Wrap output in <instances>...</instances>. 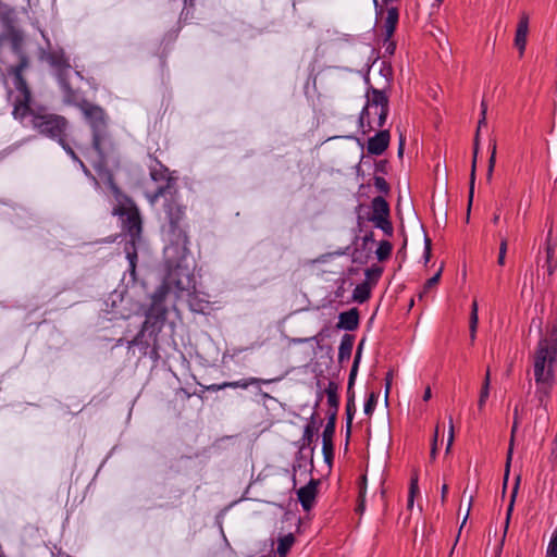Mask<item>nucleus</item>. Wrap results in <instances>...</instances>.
I'll return each instance as SVG.
<instances>
[{"mask_svg":"<svg viewBox=\"0 0 557 557\" xmlns=\"http://www.w3.org/2000/svg\"><path fill=\"white\" fill-rule=\"evenodd\" d=\"M151 178L160 183L154 191H146L150 205L159 198H164V211L172 233L171 244L164 249L168 273L161 288L154 294L153 302L162 301L168 293L176 297L190 295L195 290V278L184 260L187 255V235L182 227L185 210L177 197L176 181L166 175L163 170H152Z\"/></svg>","mask_w":557,"mask_h":557,"instance_id":"nucleus-1","label":"nucleus"},{"mask_svg":"<svg viewBox=\"0 0 557 557\" xmlns=\"http://www.w3.org/2000/svg\"><path fill=\"white\" fill-rule=\"evenodd\" d=\"M11 47L18 54L20 62L16 66H12L10 73L14 75L15 88L18 95L14 100L13 115L15 119H24L27 114L30 115V124L40 134L57 139L64 150L76 160L83 168L84 172L87 173L85 164L77 158L73 149L65 143V136L67 131V121L65 117L49 113L46 110H40L35 113L29 109L30 91L27 88L26 82L22 76V72L28 66L27 58L22 53L24 37H10Z\"/></svg>","mask_w":557,"mask_h":557,"instance_id":"nucleus-2","label":"nucleus"},{"mask_svg":"<svg viewBox=\"0 0 557 557\" xmlns=\"http://www.w3.org/2000/svg\"><path fill=\"white\" fill-rule=\"evenodd\" d=\"M48 50L40 49V58L46 60L58 73V78L63 90L64 101L69 104L77 106L92 129V146L102 159L111 147L107 132V115L102 108L84 100L78 90L73 89L66 81L65 74L71 69L69 58L65 57L63 49L52 47L46 40Z\"/></svg>","mask_w":557,"mask_h":557,"instance_id":"nucleus-3","label":"nucleus"},{"mask_svg":"<svg viewBox=\"0 0 557 557\" xmlns=\"http://www.w3.org/2000/svg\"><path fill=\"white\" fill-rule=\"evenodd\" d=\"M557 360V322L546 326V335L540 338L532 355L533 375L540 404L549 396L555 382L554 366Z\"/></svg>","mask_w":557,"mask_h":557,"instance_id":"nucleus-4","label":"nucleus"},{"mask_svg":"<svg viewBox=\"0 0 557 557\" xmlns=\"http://www.w3.org/2000/svg\"><path fill=\"white\" fill-rule=\"evenodd\" d=\"M123 216V223L127 228L131 240L125 246L126 257L129 261L131 272H135L137 253L135 249V243L139 238V234L141 231V221L139 216V212L135 208L124 209L121 212Z\"/></svg>","mask_w":557,"mask_h":557,"instance_id":"nucleus-5","label":"nucleus"},{"mask_svg":"<svg viewBox=\"0 0 557 557\" xmlns=\"http://www.w3.org/2000/svg\"><path fill=\"white\" fill-rule=\"evenodd\" d=\"M372 111H374V114H377L376 126L382 127L388 114V99L381 90L372 89V91L368 94V103L362 110L359 119L361 126H363L366 122L370 124L369 117Z\"/></svg>","mask_w":557,"mask_h":557,"instance_id":"nucleus-6","label":"nucleus"},{"mask_svg":"<svg viewBox=\"0 0 557 557\" xmlns=\"http://www.w3.org/2000/svg\"><path fill=\"white\" fill-rule=\"evenodd\" d=\"M486 112H487V104L485 101L481 102V119L479 120V126L475 133V139H474V149H473V160L471 165V174H470V188H469V205H468V212H467V221L470 219V210L474 194V182H475V169H476V157L479 151V134L482 125L486 123Z\"/></svg>","mask_w":557,"mask_h":557,"instance_id":"nucleus-7","label":"nucleus"},{"mask_svg":"<svg viewBox=\"0 0 557 557\" xmlns=\"http://www.w3.org/2000/svg\"><path fill=\"white\" fill-rule=\"evenodd\" d=\"M335 412L329 413V420L322 433V443H323V455L324 459L327 463H331L333 458V436L335 433Z\"/></svg>","mask_w":557,"mask_h":557,"instance_id":"nucleus-8","label":"nucleus"},{"mask_svg":"<svg viewBox=\"0 0 557 557\" xmlns=\"http://www.w3.org/2000/svg\"><path fill=\"white\" fill-rule=\"evenodd\" d=\"M377 21L381 24V29L385 35H393L398 22V11L396 8H387L384 13L382 10L377 12Z\"/></svg>","mask_w":557,"mask_h":557,"instance_id":"nucleus-9","label":"nucleus"},{"mask_svg":"<svg viewBox=\"0 0 557 557\" xmlns=\"http://www.w3.org/2000/svg\"><path fill=\"white\" fill-rule=\"evenodd\" d=\"M318 484L319 481L312 479L306 486L300 487L297 492L298 499L306 511H309L313 505Z\"/></svg>","mask_w":557,"mask_h":557,"instance_id":"nucleus-10","label":"nucleus"},{"mask_svg":"<svg viewBox=\"0 0 557 557\" xmlns=\"http://www.w3.org/2000/svg\"><path fill=\"white\" fill-rule=\"evenodd\" d=\"M389 143V132L381 131L375 136L371 137L368 141V152L371 154L380 156L382 154Z\"/></svg>","mask_w":557,"mask_h":557,"instance_id":"nucleus-11","label":"nucleus"},{"mask_svg":"<svg viewBox=\"0 0 557 557\" xmlns=\"http://www.w3.org/2000/svg\"><path fill=\"white\" fill-rule=\"evenodd\" d=\"M358 325V312L356 309H351L339 314V326L345 330L352 331Z\"/></svg>","mask_w":557,"mask_h":557,"instance_id":"nucleus-12","label":"nucleus"},{"mask_svg":"<svg viewBox=\"0 0 557 557\" xmlns=\"http://www.w3.org/2000/svg\"><path fill=\"white\" fill-rule=\"evenodd\" d=\"M553 231L552 228L547 233L546 238V262L548 275H552L557 268V263L554 260L555 244L552 242Z\"/></svg>","mask_w":557,"mask_h":557,"instance_id":"nucleus-13","label":"nucleus"},{"mask_svg":"<svg viewBox=\"0 0 557 557\" xmlns=\"http://www.w3.org/2000/svg\"><path fill=\"white\" fill-rule=\"evenodd\" d=\"M372 216L370 219L388 218V203L382 197H375L372 201Z\"/></svg>","mask_w":557,"mask_h":557,"instance_id":"nucleus-14","label":"nucleus"},{"mask_svg":"<svg viewBox=\"0 0 557 557\" xmlns=\"http://www.w3.org/2000/svg\"><path fill=\"white\" fill-rule=\"evenodd\" d=\"M259 382H263V383H269L270 381H261L259 379H256V377H251V379H248V380H242V381H236V382H225L221 385H212L210 387V389H213V391H219V389H223L225 387H232V388H237V387H240V388H247L249 385H252V384H256V383H259Z\"/></svg>","mask_w":557,"mask_h":557,"instance_id":"nucleus-15","label":"nucleus"},{"mask_svg":"<svg viewBox=\"0 0 557 557\" xmlns=\"http://www.w3.org/2000/svg\"><path fill=\"white\" fill-rule=\"evenodd\" d=\"M338 386L334 382H330L327 387L325 388V394L327 396V404L331 407L330 412H335L337 414L338 409V395H337Z\"/></svg>","mask_w":557,"mask_h":557,"instance_id":"nucleus-16","label":"nucleus"},{"mask_svg":"<svg viewBox=\"0 0 557 557\" xmlns=\"http://www.w3.org/2000/svg\"><path fill=\"white\" fill-rule=\"evenodd\" d=\"M490 385H491V371H490V368H487L486 372H485L484 381H483V384L481 387L479 400H478V406H479L480 410L483 409V407L485 406V403L488 398Z\"/></svg>","mask_w":557,"mask_h":557,"instance_id":"nucleus-17","label":"nucleus"},{"mask_svg":"<svg viewBox=\"0 0 557 557\" xmlns=\"http://www.w3.org/2000/svg\"><path fill=\"white\" fill-rule=\"evenodd\" d=\"M478 302L474 300L471 305L470 320H469V331H470V341L474 342L476 336V330L479 324V315H478Z\"/></svg>","mask_w":557,"mask_h":557,"instance_id":"nucleus-18","label":"nucleus"},{"mask_svg":"<svg viewBox=\"0 0 557 557\" xmlns=\"http://www.w3.org/2000/svg\"><path fill=\"white\" fill-rule=\"evenodd\" d=\"M295 543V536L289 533L278 539L277 553L281 557L286 556L289 548Z\"/></svg>","mask_w":557,"mask_h":557,"instance_id":"nucleus-19","label":"nucleus"},{"mask_svg":"<svg viewBox=\"0 0 557 557\" xmlns=\"http://www.w3.org/2000/svg\"><path fill=\"white\" fill-rule=\"evenodd\" d=\"M354 300L364 302L370 297V287L368 283L359 284L355 287L352 294Z\"/></svg>","mask_w":557,"mask_h":557,"instance_id":"nucleus-20","label":"nucleus"},{"mask_svg":"<svg viewBox=\"0 0 557 557\" xmlns=\"http://www.w3.org/2000/svg\"><path fill=\"white\" fill-rule=\"evenodd\" d=\"M392 252V245L391 243L383 240L380 243L375 253L380 261L386 260Z\"/></svg>","mask_w":557,"mask_h":557,"instance_id":"nucleus-21","label":"nucleus"},{"mask_svg":"<svg viewBox=\"0 0 557 557\" xmlns=\"http://www.w3.org/2000/svg\"><path fill=\"white\" fill-rule=\"evenodd\" d=\"M381 49H383V57L394 54L396 49V42L393 40V37H384L382 40Z\"/></svg>","mask_w":557,"mask_h":557,"instance_id":"nucleus-22","label":"nucleus"},{"mask_svg":"<svg viewBox=\"0 0 557 557\" xmlns=\"http://www.w3.org/2000/svg\"><path fill=\"white\" fill-rule=\"evenodd\" d=\"M371 222L379 228H381L385 234L391 235L393 232V226L387 218H379V219H370Z\"/></svg>","mask_w":557,"mask_h":557,"instance_id":"nucleus-23","label":"nucleus"},{"mask_svg":"<svg viewBox=\"0 0 557 557\" xmlns=\"http://www.w3.org/2000/svg\"><path fill=\"white\" fill-rule=\"evenodd\" d=\"M419 493L418 476L413 475L409 487L408 508L413 507L414 497Z\"/></svg>","mask_w":557,"mask_h":557,"instance_id":"nucleus-24","label":"nucleus"},{"mask_svg":"<svg viewBox=\"0 0 557 557\" xmlns=\"http://www.w3.org/2000/svg\"><path fill=\"white\" fill-rule=\"evenodd\" d=\"M362 345H363V342H361L358 346V349H357V352H356V357H355V360H354V364H352V368L350 370V374H349V387L352 385L354 383V380H355V376L357 374V370H358V363H359V360H360V356H361V348H362Z\"/></svg>","mask_w":557,"mask_h":557,"instance_id":"nucleus-25","label":"nucleus"},{"mask_svg":"<svg viewBox=\"0 0 557 557\" xmlns=\"http://www.w3.org/2000/svg\"><path fill=\"white\" fill-rule=\"evenodd\" d=\"M519 482H520V476H517L516 484H515V487H513L512 493H511L510 503H509V506H508V509H507L506 529L508 528L509 520H510V515H511L512 509H513L515 499H516V496H517V493H518Z\"/></svg>","mask_w":557,"mask_h":557,"instance_id":"nucleus-26","label":"nucleus"},{"mask_svg":"<svg viewBox=\"0 0 557 557\" xmlns=\"http://www.w3.org/2000/svg\"><path fill=\"white\" fill-rule=\"evenodd\" d=\"M377 394L372 392L370 395H369V398L367 399L366 404H364V413L370 416L372 414L375 406H376V403H377Z\"/></svg>","mask_w":557,"mask_h":557,"instance_id":"nucleus-27","label":"nucleus"},{"mask_svg":"<svg viewBox=\"0 0 557 557\" xmlns=\"http://www.w3.org/2000/svg\"><path fill=\"white\" fill-rule=\"evenodd\" d=\"M352 348V342L348 339H344L339 346V359L349 358Z\"/></svg>","mask_w":557,"mask_h":557,"instance_id":"nucleus-28","label":"nucleus"},{"mask_svg":"<svg viewBox=\"0 0 557 557\" xmlns=\"http://www.w3.org/2000/svg\"><path fill=\"white\" fill-rule=\"evenodd\" d=\"M507 248H508V240H507L506 237H503L502 240H500L498 259H497V263L499 265H504L505 264Z\"/></svg>","mask_w":557,"mask_h":557,"instance_id":"nucleus-29","label":"nucleus"},{"mask_svg":"<svg viewBox=\"0 0 557 557\" xmlns=\"http://www.w3.org/2000/svg\"><path fill=\"white\" fill-rule=\"evenodd\" d=\"M529 32V18L527 15L521 16L517 29L516 35H527Z\"/></svg>","mask_w":557,"mask_h":557,"instance_id":"nucleus-30","label":"nucleus"},{"mask_svg":"<svg viewBox=\"0 0 557 557\" xmlns=\"http://www.w3.org/2000/svg\"><path fill=\"white\" fill-rule=\"evenodd\" d=\"M533 330H536L539 332V334L541 335V338L546 335V331L543 332V321L541 318L532 319L531 325H530V332H532Z\"/></svg>","mask_w":557,"mask_h":557,"instance_id":"nucleus-31","label":"nucleus"},{"mask_svg":"<svg viewBox=\"0 0 557 557\" xmlns=\"http://www.w3.org/2000/svg\"><path fill=\"white\" fill-rule=\"evenodd\" d=\"M313 419H314V417L312 416L311 420H313ZM314 433H315V426H314L313 421H311V423H309L305 429V434H304L305 440L308 441V443H310L314 436Z\"/></svg>","mask_w":557,"mask_h":557,"instance_id":"nucleus-32","label":"nucleus"},{"mask_svg":"<svg viewBox=\"0 0 557 557\" xmlns=\"http://www.w3.org/2000/svg\"><path fill=\"white\" fill-rule=\"evenodd\" d=\"M382 274V269L379 267H372L366 270V275L370 280H377Z\"/></svg>","mask_w":557,"mask_h":557,"instance_id":"nucleus-33","label":"nucleus"},{"mask_svg":"<svg viewBox=\"0 0 557 557\" xmlns=\"http://www.w3.org/2000/svg\"><path fill=\"white\" fill-rule=\"evenodd\" d=\"M374 186L382 193H387L388 191V184L387 182L381 177V176H376L374 178Z\"/></svg>","mask_w":557,"mask_h":557,"instance_id":"nucleus-34","label":"nucleus"},{"mask_svg":"<svg viewBox=\"0 0 557 557\" xmlns=\"http://www.w3.org/2000/svg\"><path fill=\"white\" fill-rule=\"evenodd\" d=\"M513 45L518 49L520 55H522L527 46V37H515Z\"/></svg>","mask_w":557,"mask_h":557,"instance_id":"nucleus-35","label":"nucleus"},{"mask_svg":"<svg viewBox=\"0 0 557 557\" xmlns=\"http://www.w3.org/2000/svg\"><path fill=\"white\" fill-rule=\"evenodd\" d=\"M441 274H442V269H440V271L435 275H433L431 278H429L426 281V283L424 285V290L435 286L441 278Z\"/></svg>","mask_w":557,"mask_h":557,"instance_id":"nucleus-36","label":"nucleus"},{"mask_svg":"<svg viewBox=\"0 0 557 557\" xmlns=\"http://www.w3.org/2000/svg\"><path fill=\"white\" fill-rule=\"evenodd\" d=\"M512 449H513V443H512V440H511V441H510V446H509V449H508V454H507L506 472H505V483H506V482H507V480H508L509 467H510V461H511V457H512Z\"/></svg>","mask_w":557,"mask_h":557,"instance_id":"nucleus-37","label":"nucleus"},{"mask_svg":"<svg viewBox=\"0 0 557 557\" xmlns=\"http://www.w3.org/2000/svg\"><path fill=\"white\" fill-rule=\"evenodd\" d=\"M438 426L435 428L434 437L431 447V458L434 459L437 450Z\"/></svg>","mask_w":557,"mask_h":557,"instance_id":"nucleus-38","label":"nucleus"},{"mask_svg":"<svg viewBox=\"0 0 557 557\" xmlns=\"http://www.w3.org/2000/svg\"><path fill=\"white\" fill-rule=\"evenodd\" d=\"M392 380H393V372H392V371H389V372L386 374V377H385V400H386V401H387L388 394H389V391H391Z\"/></svg>","mask_w":557,"mask_h":557,"instance_id":"nucleus-39","label":"nucleus"},{"mask_svg":"<svg viewBox=\"0 0 557 557\" xmlns=\"http://www.w3.org/2000/svg\"><path fill=\"white\" fill-rule=\"evenodd\" d=\"M454 437H455V430H454V426H451L448 432L446 453H449L451 445L454 443Z\"/></svg>","mask_w":557,"mask_h":557,"instance_id":"nucleus-40","label":"nucleus"},{"mask_svg":"<svg viewBox=\"0 0 557 557\" xmlns=\"http://www.w3.org/2000/svg\"><path fill=\"white\" fill-rule=\"evenodd\" d=\"M431 257V239L425 236V251H424V258L425 262L430 260Z\"/></svg>","mask_w":557,"mask_h":557,"instance_id":"nucleus-41","label":"nucleus"},{"mask_svg":"<svg viewBox=\"0 0 557 557\" xmlns=\"http://www.w3.org/2000/svg\"><path fill=\"white\" fill-rule=\"evenodd\" d=\"M495 161H496V144H494L492 147V152H491V157L488 160V168H494Z\"/></svg>","mask_w":557,"mask_h":557,"instance_id":"nucleus-42","label":"nucleus"},{"mask_svg":"<svg viewBox=\"0 0 557 557\" xmlns=\"http://www.w3.org/2000/svg\"><path fill=\"white\" fill-rule=\"evenodd\" d=\"M351 406L352 405L350 404V401H348V404H347L348 429L350 428L351 420H352V414H351L352 408H351Z\"/></svg>","mask_w":557,"mask_h":557,"instance_id":"nucleus-43","label":"nucleus"},{"mask_svg":"<svg viewBox=\"0 0 557 557\" xmlns=\"http://www.w3.org/2000/svg\"><path fill=\"white\" fill-rule=\"evenodd\" d=\"M363 497H364V490H361V492H360V498H361V502H360V504H359V506H358V508H357V510H358L359 512H362V511H363V509H364V498H363Z\"/></svg>","mask_w":557,"mask_h":557,"instance_id":"nucleus-44","label":"nucleus"},{"mask_svg":"<svg viewBox=\"0 0 557 557\" xmlns=\"http://www.w3.org/2000/svg\"><path fill=\"white\" fill-rule=\"evenodd\" d=\"M431 397H432V392H431L430 386H428V387L425 388V391H424V394H423V400H424V401H428V400H430V399H431Z\"/></svg>","mask_w":557,"mask_h":557,"instance_id":"nucleus-45","label":"nucleus"},{"mask_svg":"<svg viewBox=\"0 0 557 557\" xmlns=\"http://www.w3.org/2000/svg\"><path fill=\"white\" fill-rule=\"evenodd\" d=\"M404 153V138L403 136H400V143H399V148H398V156L401 157Z\"/></svg>","mask_w":557,"mask_h":557,"instance_id":"nucleus-46","label":"nucleus"},{"mask_svg":"<svg viewBox=\"0 0 557 557\" xmlns=\"http://www.w3.org/2000/svg\"><path fill=\"white\" fill-rule=\"evenodd\" d=\"M447 491H448V486L446 484H444L442 486V499L444 500L445 497H446V494H447Z\"/></svg>","mask_w":557,"mask_h":557,"instance_id":"nucleus-47","label":"nucleus"},{"mask_svg":"<svg viewBox=\"0 0 557 557\" xmlns=\"http://www.w3.org/2000/svg\"><path fill=\"white\" fill-rule=\"evenodd\" d=\"M471 502H472V495H470V504H469V506H471ZM469 512H470V507H468V509H467V515H466V517H465V519H463V521H462L461 528H462V527H463V524L466 523V520H467V518H468V516H469Z\"/></svg>","mask_w":557,"mask_h":557,"instance_id":"nucleus-48","label":"nucleus"},{"mask_svg":"<svg viewBox=\"0 0 557 557\" xmlns=\"http://www.w3.org/2000/svg\"><path fill=\"white\" fill-rule=\"evenodd\" d=\"M517 424H518V422H517V421H513V426H512V430H511V440H512V441H513V434H515V432H516V430H517Z\"/></svg>","mask_w":557,"mask_h":557,"instance_id":"nucleus-49","label":"nucleus"},{"mask_svg":"<svg viewBox=\"0 0 557 557\" xmlns=\"http://www.w3.org/2000/svg\"><path fill=\"white\" fill-rule=\"evenodd\" d=\"M493 171H494V168H488L487 169V178L491 180L492 175H493Z\"/></svg>","mask_w":557,"mask_h":557,"instance_id":"nucleus-50","label":"nucleus"},{"mask_svg":"<svg viewBox=\"0 0 557 557\" xmlns=\"http://www.w3.org/2000/svg\"><path fill=\"white\" fill-rule=\"evenodd\" d=\"M513 421L518 422V407H516L513 410Z\"/></svg>","mask_w":557,"mask_h":557,"instance_id":"nucleus-51","label":"nucleus"},{"mask_svg":"<svg viewBox=\"0 0 557 557\" xmlns=\"http://www.w3.org/2000/svg\"><path fill=\"white\" fill-rule=\"evenodd\" d=\"M498 221H499V215L495 214L493 218V222L496 224V223H498Z\"/></svg>","mask_w":557,"mask_h":557,"instance_id":"nucleus-52","label":"nucleus"},{"mask_svg":"<svg viewBox=\"0 0 557 557\" xmlns=\"http://www.w3.org/2000/svg\"><path fill=\"white\" fill-rule=\"evenodd\" d=\"M448 424H449V429H450L451 426H454L453 418H451V417H449V419H448Z\"/></svg>","mask_w":557,"mask_h":557,"instance_id":"nucleus-53","label":"nucleus"},{"mask_svg":"<svg viewBox=\"0 0 557 557\" xmlns=\"http://www.w3.org/2000/svg\"><path fill=\"white\" fill-rule=\"evenodd\" d=\"M364 240H371V237L366 236V237H364Z\"/></svg>","mask_w":557,"mask_h":557,"instance_id":"nucleus-54","label":"nucleus"},{"mask_svg":"<svg viewBox=\"0 0 557 557\" xmlns=\"http://www.w3.org/2000/svg\"><path fill=\"white\" fill-rule=\"evenodd\" d=\"M364 240H371V237L366 236V237H364Z\"/></svg>","mask_w":557,"mask_h":557,"instance_id":"nucleus-55","label":"nucleus"},{"mask_svg":"<svg viewBox=\"0 0 557 557\" xmlns=\"http://www.w3.org/2000/svg\"><path fill=\"white\" fill-rule=\"evenodd\" d=\"M373 1H374L375 5L377 7V0H373Z\"/></svg>","mask_w":557,"mask_h":557,"instance_id":"nucleus-56","label":"nucleus"},{"mask_svg":"<svg viewBox=\"0 0 557 557\" xmlns=\"http://www.w3.org/2000/svg\"><path fill=\"white\" fill-rule=\"evenodd\" d=\"M0 557H4V555L0 552Z\"/></svg>","mask_w":557,"mask_h":557,"instance_id":"nucleus-57","label":"nucleus"},{"mask_svg":"<svg viewBox=\"0 0 557 557\" xmlns=\"http://www.w3.org/2000/svg\"><path fill=\"white\" fill-rule=\"evenodd\" d=\"M546 557H549V555L547 554V556H546Z\"/></svg>","mask_w":557,"mask_h":557,"instance_id":"nucleus-58","label":"nucleus"}]
</instances>
